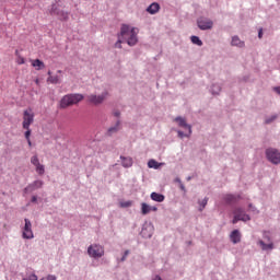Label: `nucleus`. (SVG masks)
Wrapping results in <instances>:
<instances>
[{
    "mask_svg": "<svg viewBox=\"0 0 280 280\" xmlns=\"http://www.w3.org/2000/svg\"><path fill=\"white\" fill-rule=\"evenodd\" d=\"M137 34H139V28L137 27L130 28L129 25L124 24L120 28V36L124 40H126L129 47H135V45L139 43V38L137 37Z\"/></svg>",
    "mask_w": 280,
    "mask_h": 280,
    "instance_id": "f257e3e1",
    "label": "nucleus"
},
{
    "mask_svg": "<svg viewBox=\"0 0 280 280\" xmlns=\"http://www.w3.org/2000/svg\"><path fill=\"white\" fill-rule=\"evenodd\" d=\"M82 100H84V95L82 94L65 95L60 101V108H69V106H75V104H80Z\"/></svg>",
    "mask_w": 280,
    "mask_h": 280,
    "instance_id": "f03ea898",
    "label": "nucleus"
},
{
    "mask_svg": "<svg viewBox=\"0 0 280 280\" xmlns=\"http://www.w3.org/2000/svg\"><path fill=\"white\" fill-rule=\"evenodd\" d=\"M35 117L36 115L34 114V109H32V107L24 109L22 114V128L28 129L32 124H34Z\"/></svg>",
    "mask_w": 280,
    "mask_h": 280,
    "instance_id": "7ed1b4c3",
    "label": "nucleus"
},
{
    "mask_svg": "<svg viewBox=\"0 0 280 280\" xmlns=\"http://www.w3.org/2000/svg\"><path fill=\"white\" fill-rule=\"evenodd\" d=\"M88 255L90 257H93L94 259H100L101 257H104V246L102 245H90L88 248Z\"/></svg>",
    "mask_w": 280,
    "mask_h": 280,
    "instance_id": "20e7f679",
    "label": "nucleus"
},
{
    "mask_svg": "<svg viewBox=\"0 0 280 280\" xmlns=\"http://www.w3.org/2000/svg\"><path fill=\"white\" fill-rule=\"evenodd\" d=\"M24 226L22 229L23 240H34V231H32V221L30 219H24Z\"/></svg>",
    "mask_w": 280,
    "mask_h": 280,
    "instance_id": "39448f33",
    "label": "nucleus"
},
{
    "mask_svg": "<svg viewBox=\"0 0 280 280\" xmlns=\"http://www.w3.org/2000/svg\"><path fill=\"white\" fill-rule=\"evenodd\" d=\"M266 156L270 163L273 165H279L280 163V152L277 149H267Z\"/></svg>",
    "mask_w": 280,
    "mask_h": 280,
    "instance_id": "423d86ee",
    "label": "nucleus"
},
{
    "mask_svg": "<svg viewBox=\"0 0 280 280\" xmlns=\"http://www.w3.org/2000/svg\"><path fill=\"white\" fill-rule=\"evenodd\" d=\"M50 14L52 16H59L60 21H67V19H69V13L60 10V4H52Z\"/></svg>",
    "mask_w": 280,
    "mask_h": 280,
    "instance_id": "0eeeda50",
    "label": "nucleus"
},
{
    "mask_svg": "<svg viewBox=\"0 0 280 280\" xmlns=\"http://www.w3.org/2000/svg\"><path fill=\"white\" fill-rule=\"evenodd\" d=\"M264 238L267 240L269 243L266 244L264 241H258L261 250H272V248H275V244L270 241V236L268 235V233H264Z\"/></svg>",
    "mask_w": 280,
    "mask_h": 280,
    "instance_id": "6e6552de",
    "label": "nucleus"
},
{
    "mask_svg": "<svg viewBox=\"0 0 280 280\" xmlns=\"http://www.w3.org/2000/svg\"><path fill=\"white\" fill-rule=\"evenodd\" d=\"M197 25L199 30H211V27H213V21L201 18L197 21Z\"/></svg>",
    "mask_w": 280,
    "mask_h": 280,
    "instance_id": "1a4fd4ad",
    "label": "nucleus"
},
{
    "mask_svg": "<svg viewBox=\"0 0 280 280\" xmlns=\"http://www.w3.org/2000/svg\"><path fill=\"white\" fill-rule=\"evenodd\" d=\"M104 100H106V93H103L101 95H95V94H91L88 96V102H90V104H102V102H104Z\"/></svg>",
    "mask_w": 280,
    "mask_h": 280,
    "instance_id": "9d476101",
    "label": "nucleus"
},
{
    "mask_svg": "<svg viewBox=\"0 0 280 280\" xmlns=\"http://www.w3.org/2000/svg\"><path fill=\"white\" fill-rule=\"evenodd\" d=\"M43 187V180H35L24 188V194H32V191H36V189H40Z\"/></svg>",
    "mask_w": 280,
    "mask_h": 280,
    "instance_id": "9b49d317",
    "label": "nucleus"
},
{
    "mask_svg": "<svg viewBox=\"0 0 280 280\" xmlns=\"http://www.w3.org/2000/svg\"><path fill=\"white\" fill-rule=\"evenodd\" d=\"M151 211H159V208L156 207H152L145 202L141 203V213L142 215H148V213H150Z\"/></svg>",
    "mask_w": 280,
    "mask_h": 280,
    "instance_id": "f8f14e48",
    "label": "nucleus"
},
{
    "mask_svg": "<svg viewBox=\"0 0 280 280\" xmlns=\"http://www.w3.org/2000/svg\"><path fill=\"white\" fill-rule=\"evenodd\" d=\"M230 238L233 244H240V242H242V234L240 233V230L232 231Z\"/></svg>",
    "mask_w": 280,
    "mask_h": 280,
    "instance_id": "ddd939ff",
    "label": "nucleus"
},
{
    "mask_svg": "<svg viewBox=\"0 0 280 280\" xmlns=\"http://www.w3.org/2000/svg\"><path fill=\"white\" fill-rule=\"evenodd\" d=\"M31 65L34 67V69H36V71L45 69V62H43L40 59H32Z\"/></svg>",
    "mask_w": 280,
    "mask_h": 280,
    "instance_id": "4468645a",
    "label": "nucleus"
},
{
    "mask_svg": "<svg viewBox=\"0 0 280 280\" xmlns=\"http://www.w3.org/2000/svg\"><path fill=\"white\" fill-rule=\"evenodd\" d=\"M48 78H47V82H49V84H60V82H62V79L58 75H51V71H48Z\"/></svg>",
    "mask_w": 280,
    "mask_h": 280,
    "instance_id": "2eb2a0df",
    "label": "nucleus"
},
{
    "mask_svg": "<svg viewBox=\"0 0 280 280\" xmlns=\"http://www.w3.org/2000/svg\"><path fill=\"white\" fill-rule=\"evenodd\" d=\"M175 121H177L178 126H180L182 128H187L189 135H191V126L187 125V121L185 120V118L177 117L175 118Z\"/></svg>",
    "mask_w": 280,
    "mask_h": 280,
    "instance_id": "dca6fc26",
    "label": "nucleus"
},
{
    "mask_svg": "<svg viewBox=\"0 0 280 280\" xmlns=\"http://www.w3.org/2000/svg\"><path fill=\"white\" fill-rule=\"evenodd\" d=\"M248 221H250V215H244L243 218H240L238 214L234 213L232 224H237L238 222H248Z\"/></svg>",
    "mask_w": 280,
    "mask_h": 280,
    "instance_id": "f3484780",
    "label": "nucleus"
},
{
    "mask_svg": "<svg viewBox=\"0 0 280 280\" xmlns=\"http://www.w3.org/2000/svg\"><path fill=\"white\" fill-rule=\"evenodd\" d=\"M159 10H161V5H159V3L156 2H153L151 5L148 7L147 12H149V14H156Z\"/></svg>",
    "mask_w": 280,
    "mask_h": 280,
    "instance_id": "a211bd4d",
    "label": "nucleus"
},
{
    "mask_svg": "<svg viewBox=\"0 0 280 280\" xmlns=\"http://www.w3.org/2000/svg\"><path fill=\"white\" fill-rule=\"evenodd\" d=\"M151 200H154V202H163L165 200V196L159 192H152Z\"/></svg>",
    "mask_w": 280,
    "mask_h": 280,
    "instance_id": "6ab92c4d",
    "label": "nucleus"
},
{
    "mask_svg": "<svg viewBox=\"0 0 280 280\" xmlns=\"http://www.w3.org/2000/svg\"><path fill=\"white\" fill-rule=\"evenodd\" d=\"M122 167H132V158L120 156Z\"/></svg>",
    "mask_w": 280,
    "mask_h": 280,
    "instance_id": "aec40b11",
    "label": "nucleus"
},
{
    "mask_svg": "<svg viewBox=\"0 0 280 280\" xmlns=\"http://www.w3.org/2000/svg\"><path fill=\"white\" fill-rule=\"evenodd\" d=\"M121 126V122L120 121H117L116 125L114 127H110L108 129V135H115V132H119L120 130V127Z\"/></svg>",
    "mask_w": 280,
    "mask_h": 280,
    "instance_id": "412c9836",
    "label": "nucleus"
},
{
    "mask_svg": "<svg viewBox=\"0 0 280 280\" xmlns=\"http://www.w3.org/2000/svg\"><path fill=\"white\" fill-rule=\"evenodd\" d=\"M232 45L233 47H244V42H242L240 37L234 36L232 37Z\"/></svg>",
    "mask_w": 280,
    "mask_h": 280,
    "instance_id": "4be33fe9",
    "label": "nucleus"
},
{
    "mask_svg": "<svg viewBox=\"0 0 280 280\" xmlns=\"http://www.w3.org/2000/svg\"><path fill=\"white\" fill-rule=\"evenodd\" d=\"M161 163L156 162V160H150L148 162V167H150L151 170H159V167H161Z\"/></svg>",
    "mask_w": 280,
    "mask_h": 280,
    "instance_id": "5701e85b",
    "label": "nucleus"
},
{
    "mask_svg": "<svg viewBox=\"0 0 280 280\" xmlns=\"http://www.w3.org/2000/svg\"><path fill=\"white\" fill-rule=\"evenodd\" d=\"M224 200L228 202V205H231L232 202H237V197L234 195H225Z\"/></svg>",
    "mask_w": 280,
    "mask_h": 280,
    "instance_id": "b1692460",
    "label": "nucleus"
},
{
    "mask_svg": "<svg viewBox=\"0 0 280 280\" xmlns=\"http://www.w3.org/2000/svg\"><path fill=\"white\" fill-rule=\"evenodd\" d=\"M233 213H235L236 215H238V218H244V215H248L246 214V212L244 211V209L242 208H235Z\"/></svg>",
    "mask_w": 280,
    "mask_h": 280,
    "instance_id": "393cba45",
    "label": "nucleus"
},
{
    "mask_svg": "<svg viewBox=\"0 0 280 280\" xmlns=\"http://www.w3.org/2000/svg\"><path fill=\"white\" fill-rule=\"evenodd\" d=\"M190 39H191V43H192L194 45H198V47H202V40H200V37H198V36H191Z\"/></svg>",
    "mask_w": 280,
    "mask_h": 280,
    "instance_id": "a878e982",
    "label": "nucleus"
},
{
    "mask_svg": "<svg viewBox=\"0 0 280 280\" xmlns=\"http://www.w3.org/2000/svg\"><path fill=\"white\" fill-rule=\"evenodd\" d=\"M15 56L18 57V58H16V63H18V65H25V58H23V57L19 54V50H15Z\"/></svg>",
    "mask_w": 280,
    "mask_h": 280,
    "instance_id": "bb28decb",
    "label": "nucleus"
},
{
    "mask_svg": "<svg viewBox=\"0 0 280 280\" xmlns=\"http://www.w3.org/2000/svg\"><path fill=\"white\" fill-rule=\"evenodd\" d=\"M35 170H36L37 174H39V176H43V174H45V165H43L40 163L37 166H35Z\"/></svg>",
    "mask_w": 280,
    "mask_h": 280,
    "instance_id": "cd10ccee",
    "label": "nucleus"
},
{
    "mask_svg": "<svg viewBox=\"0 0 280 280\" xmlns=\"http://www.w3.org/2000/svg\"><path fill=\"white\" fill-rule=\"evenodd\" d=\"M31 163H32V165H34L35 167H36L37 165H40V161L38 160V155L32 156V158H31Z\"/></svg>",
    "mask_w": 280,
    "mask_h": 280,
    "instance_id": "c85d7f7f",
    "label": "nucleus"
},
{
    "mask_svg": "<svg viewBox=\"0 0 280 280\" xmlns=\"http://www.w3.org/2000/svg\"><path fill=\"white\" fill-rule=\"evenodd\" d=\"M24 130H26L24 132V137H25L26 141H30V137H32V128L28 127V129H24Z\"/></svg>",
    "mask_w": 280,
    "mask_h": 280,
    "instance_id": "c756f323",
    "label": "nucleus"
},
{
    "mask_svg": "<svg viewBox=\"0 0 280 280\" xmlns=\"http://www.w3.org/2000/svg\"><path fill=\"white\" fill-rule=\"evenodd\" d=\"M207 202H209V198H205L202 201L199 202L200 205V211L207 207Z\"/></svg>",
    "mask_w": 280,
    "mask_h": 280,
    "instance_id": "7c9ffc66",
    "label": "nucleus"
},
{
    "mask_svg": "<svg viewBox=\"0 0 280 280\" xmlns=\"http://www.w3.org/2000/svg\"><path fill=\"white\" fill-rule=\"evenodd\" d=\"M23 280H38V276H36V273H31L26 278H23Z\"/></svg>",
    "mask_w": 280,
    "mask_h": 280,
    "instance_id": "2f4dec72",
    "label": "nucleus"
},
{
    "mask_svg": "<svg viewBox=\"0 0 280 280\" xmlns=\"http://www.w3.org/2000/svg\"><path fill=\"white\" fill-rule=\"evenodd\" d=\"M120 207L122 209H126L128 207H132V201H125V202H120Z\"/></svg>",
    "mask_w": 280,
    "mask_h": 280,
    "instance_id": "473e14b6",
    "label": "nucleus"
},
{
    "mask_svg": "<svg viewBox=\"0 0 280 280\" xmlns=\"http://www.w3.org/2000/svg\"><path fill=\"white\" fill-rule=\"evenodd\" d=\"M221 89L219 85H212V93L214 95H218V93H220Z\"/></svg>",
    "mask_w": 280,
    "mask_h": 280,
    "instance_id": "72a5a7b5",
    "label": "nucleus"
},
{
    "mask_svg": "<svg viewBox=\"0 0 280 280\" xmlns=\"http://www.w3.org/2000/svg\"><path fill=\"white\" fill-rule=\"evenodd\" d=\"M121 35L120 36H118V40L116 42V44H115V47L117 48V49H121Z\"/></svg>",
    "mask_w": 280,
    "mask_h": 280,
    "instance_id": "f704fd0d",
    "label": "nucleus"
},
{
    "mask_svg": "<svg viewBox=\"0 0 280 280\" xmlns=\"http://www.w3.org/2000/svg\"><path fill=\"white\" fill-rule=\"evenodd\" d=\"M275 119H277V115H273V116H271L270 118H267V119L265 120V124H272V121H275Z\"/></svg>",
    "mask_w": 280,
    "mask_h": 280,
    "instance_id": "c9c22d12",
    "label": "nucleus"
},
{
    "mask_svg": "<svg viewBox=\"0 0 280 280\" xmlns=\"http://www.w3.org/2000/svg\"><path fill=\"white\" fill-rule=\"evenodd\" d=\"M57 278H56V276H54V275H48V276H46V277H44V278H42V279H39V280H56Z\"/></svg>",
    "mask_w": 280,
    "mask_h": 280,
    "instance_id": "e433bc0d",
    "label": "nucleus"
},
{
    "mask_svg": "<svg viewBox=\"0 0 280 280\" xmlns=\"http://www.w3.org/2000/svg\"><path fill=\"white\" fill-rule=\"evenodd\" d=\"M128 255H130V250H126L122 258H121V261H126V257H128Z\"/></svg>",
    "mask_w": 280,
    "mask_h": 280,
    "instance_id": "4c0bfd02",
    "label": "nucleus"
},
{
    "mask_svg": "<svg viewBox=\"0 0 280 280\" xmlns=\"http://www.w3.org/2000/svg\"><path fill=\"white\" fill-rule=\"evenodd\" d=\"M262 36H264V30H259V32H258V38H262Z\"/></svg>",
    "mask_w": 280,
    "mask_h": 280,
    "instance_id": "58836bf2",
    "label": "nucleus"
},
{
    "mask_svg": "<svg viewBox=\"0 0 280 280\" xmlns=\"http://www.w3.org/2000/svg\"><path fill=\"white\" fill-rule=\"evenodd\" d=\"M178 137H179L180 139H183V137H185V132L178 131Z\"/></svg>",
    "mask_w": 280,
    "mask_h": 280,
    "instance_id": "ea45409f",
    "label": "nucleus"
},
{
    "mask_svg": "<svg viewBox=\"0 0 280 280\" xmlns=\"http://www.w3.org/2000/svg\"><path fill=\"white\" fill-rule=\"evenodd\" d=\"M179 188L182 189V191H185V185H183V183L179 184Z\"/></svg>",
    "mask_w": 280,
    "mask_h": 280,
    "instance_id": "a19ab883",
    "label": "nucleus"
},
{
    "mask_svg": "<svg viewBox=\"0 0 280 280\" xmlns=\"http://www.w3.org/2000/svg\"><path fill=\"white\" fill-rule=\"evenodd\" d=\"M175 183H178L179 185L183 183V182H180V178H175Z\"/></svg>",
    "mask_w": 280,
    "mask_h": 280,
    "instance_id": "79ce46f5",
    "label": "nucleus"
},
{
    "mask_svg": "<svg viewBox=\"0 0 280 280\" xmlns=\"http://www.w3.org/2000/svg\"><path fill=\"white\" fill-rule=\"evenodd\" d=\"M36 200H38V199L36 198V196H33V197H32V202H36Z\"/></svg>",
    "mask_w": 280,
    "mask_h": 280,
    "instance_id": "37998d69",
    "label": "nucleus"
},
{
    "mask_svg": "<svg viewBox=\"0 0 280 280\" xmlns=\"http://www.w3.org/2000/svg\"><path fill=\"white\" fill-rule=\"evenodd\" d=\"M26 141H27V143H28L30 148H32V140H31V139H28V140H26Z\"/></svg>",
    "mask_w": 280,
    "mask_h": 280,
    "instance_id": "c03bdc74",
    "label": "nucleus"
},
{
    "mask_svg": "<svg viewBox=\"0 0 280 280\" xmlns=\"http://www.w3.org/2000/svg\"><path fill=\"white\" fill-rule=\"evenodd\" d=\"M35 83H36V84H38V83H39L38 79H36V80H35Z\"/></svg>",
    "mask_w": 280,
    "mask_h": 280,
    "instance_id": "a18cd8bd",
    "label": "nucleus"
},
{
    "mask_svg": "<svg viewBox=\"0 0 280 280\" xmlns=\"http://www.w3.org/2000/svg\"><path fill=\"white\" fill-rule=\"evenodd\" d=\"M57 73H62V70H58Z\"/></svg>",
    "mask_w": 280,
    "mask_h": 280,
    "instance_id": "49530a36",
    "label": "nucleus"
},
{
    "mask_svg": "<svg viewBox=\"0 0 280 280\" xmlns=\"http://www.w3.org/2000/svg\"><path fill=\"white\" fill-rule=\"evenodd\" d=\"M116 117H119V113H115Z\"/></svg>",
    "mask_w": 280,
    "mask_h": 280,
    "instance_id": "de8ad7c7",
    "label": "nucleus"
},
{
    "mask_svg": "<svg viewBox=\"0 0 280 280\" xmlns=\"http://www.w3.org/2000/svg\"><path fill=\"white\" fill-rule=\"evenodd\" d=\"M249 209H253V205H249Z\"/></svg>",
    "mask_w": 280,
    "mask_h": 280,
    "instance_id": "09e8293b",
    "label": "nucleus"
},
{
    "mask_svg": "<svg viewBox=\"0 0 280 280\" xmlns=\"http://www.w3.org/2000/svg\"><path fill=\"white\" fill-rule=\"evenodd\" d=\"M188 180H191V177H188Z\"/></svg>",
    "mask_w": 280,
    "mask_h": 280,
    "instance_id": "8fccbe9b",
    "label": "nucleus"
}]
</instances>
